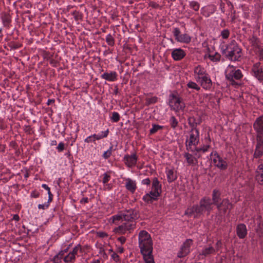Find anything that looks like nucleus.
Instances as JSON below:
<instances>
[{
    "instance_id": "nucleus-61",
    "label": "nucleus",
    "mask_w": 263,
    "mask_h": 263,
    "mask_svg": "<svg viewBox=\"0 0 263 263\" xmlns=\"http://www.w3.org/2000/svg\"><path fill=\"white\" fill-rule=\"evenodd\" d=\"M255 52L256 53H259L260 55L263 56V49H260V47L258 48Z\"/></svg>"
},
{
    "instance_id": "nucleus-40",
    "label": "nucleus",
    "mask_w": 263,
    "mask_h": 263,
    "mask_svg": "<svg viewBox=\"0 0 263 263\" xmlns=\"http://www.w3.org/2000/svg\"><path fill=\"white\" fill-rule=\"evenodd\" d=\"M208 57L211 60L213 61H218L220 58V55L217 53H216L214 55L209 54Z\"/></svg>"
},
{
    "instance_id": "nucleus-28",
    "label": "nucleus",
    "mask_w": 263,
    "mask_h": 263,
    "mask_svg": "<svg viewBox=\"0 0 263 263\" xmlns=\"http://www.w3.org/2000/svg\"><path fill=\"white\" fill-rule=\"evenodd\" d=\"M194 73L199 76H204L205 74V70L201 66L198 65L195 67Z\"/></svg>"
},
{
    "instance_id": "nucleus-63",
    "label": "nucleus",
    "mask_w": 263,
    "mask_h": 263,
    "mask_svg": "<svg viewBox=\"0 0 263 263\" xmlns=\"http://www.w3.org/2000/svg\"><path fill=\"white\" fill-rule=\"evenodd\" d=\"M92 141V136H90L85 139V142L86 143H89Z\"/></svg>"
},
{
    "instance_id": "nucleus-64",
    "label": "nucleus",
    "mask_w": 263,
    "mask_h": 263,
    "mask_svg": "<svg viewBox=\"0 0 263 263\" xmlns=\"http://www.w3.org/2000/svg\"><path fill=\"white\" fill-rule=\"evenodd\" d=\"M108 130H107L106 131H105L104 132H103V135H101L102 136V138H104V137H106L107 136V135H108Z\"/></svg>"
},
{
    "instance_id": "nucleus-2",
    "label": "nucleus",
    "mask_w": 263,
    "mask_h": 263,
    "mask_svg": "<svg viewBox=\"0 0 263 263\" xmlns=\"http://www.w3.org/2000/svg\"><path fill=\"white\" fill-rule=\"evenodd\" d=\"M213 208L211 199L208 197H204L200 200L199 204L188 208L185 212V215L193 216L194 218H199L205 212L209 215Z\"/></svg>"
},
{
    "instance_id": "nucleus-49",
    "label": "nucleus",
    "mask_w": 263,
    "mask_h": 263,
    "mask_svg": "<svg viewBox=\"0 0 263 263\" xmlns=\"http://www.w3.org/2000/svg\"><path fill=\"white\" fill-rule=\"evenodd\" d=\"M221 246H222L221 241L220 240L217 241V242H216V243L215 245V252H217L219 250L220 248H221Z\"/></svg>"
},
{
    "instance_id": "nucleus-62",
    "label": "nucleus",
    "mask_w": 263,
    "mask_h": 263,
    "mask_svg": "<svg viewBox=\"0 0 263 263\" xmlns=\"http://www.w3.org/2000/svg\"><path fill=\"white\" fill-rule=\"evenodd\" d=\"M42 186L45 189V190H46L47 191H48V193H49V192H50V187H48V186L47 185H46V184H43L42 185Z\"/></svg>"
},
{
    "instance_id": "nucleus-35",
    "label": "nucleus",
    "mask_w": 263,
    "mask_h": 263,
    "mask_svg": "<svg viewBox=\"0 0 263 263\" xmlns=\"http://www.w3.org/2000/svg\"><path fill=\"white\" fill-rule=\"evenodd\" d=\"M64 254L65 253H64L62 251H61L58 254L54 256V257L53 258V261L55 263L59 262V261H60V260L61 258L63 256Z\"/></svg>"
},
{
    "instance_id": "nucleus-48",
    "label": "nucleus",
    "mask_w": 263,
    "mask_h": 263,
    "mask_svg": "<svg viewBox=\"0 0 263 263\" xmlns=\"http://www.w3.org/2000/svg\"><path fill=\"white\" fill-rule=\"evenodd\" d=\"M99 253L100 255H102L104 258H107V256L105 253V250L103 247H101L99 248Z\"/></svg>"
},
{
    "instance_id": "nucleus-24",
    "label": "nucleus",
    "mask_w": 263,
    "mask_h": 263,
    "mask_svg": "<svg viewBox=\"0 0 263 263\" xmlns=\"http://www.w3.org/2000/svg\"><path fill=\"white\" fill-rule=\"evenodd\" d=\"M256 173L255 177L256 180L259 182L263 183V164H260L258 166Z\"/></svg>"
},
{
    "instance_id": "nucleus-51",
    "label": "nucleus",
    "mask_w": 263,
    "mask_h": 263,
    "mask_svg": "<svg viewBox=\"0 0 263 263\" xmlns=\"http://www.w3.org/2000/svg\"><path fill=\"white\" fill-rule=\"evenodd\" d=\"M49 205L48 203L46 202V203H45L44 204H39L38 208L40 209H42L45 210V209L48 208L49 207Z\"/></svg>"
},
{
    "instance_id": "nucleus-52",
    "label": "nucleus",
    "mask_w": 263,
    "mask_h": 263,
    "mask_svg": "<svg viewBox=\"0 0 263 263\" xmlns=\"http://www.w3.org/2000/svg\"><path fill=\"white\" fill-rule=\"evenodd\" d=\"M110 179V176L107 175V174H104V177H103V183H107L109 180Z\"/></svg>"
},
{
    "instance_id": "nucleus-38",
    "label": "nucleus",
    "mask_w": 263,
    "mask_h": 263,
    "mask_svg": "<svg viewBox=\"0 0 263 263\" xmlns=\"http://www.w3.org/2000/svg\"><path fill=\"white\" fill-rule=\"evenodd\" d=\"M256 230L260 237L263 236V223H259Z\"/></svg>"
},
{
    "instance_id": "nucleus-58",
    "label": "nucleus",
    "mask_w": 263,
    "mask_h": 263,
    "mask_svg": "<svg viewBox=\"0 0 263 263\" xmlns=\"http://www.w3.org/2000/svg\"><path fill=\"white\" fill-rule=\"evenodd\" d=\"M88 200H89V199L87 197H84L81 199L80 203L82 204L86 203L88 202Z\"/></svg>"
},
{
    "instance_id": "nucleus-12",
    "label": "nucleus",
    "mask_w": 263,
    "mask_h": 263,
    "mask_svg": "<svg viewBox=\"0 0 263 263\" xmlns=\"http://www.w3.org/2000/svg\"><path fill=\"white\" fill-rule=\"evenodd\" d=\"M257 144L254 157L258 158L263 155V138L259 137H256Z\"/></svg>"
},
{
    "instance_id": "nucleus-26",
    "label": "nucleus",
    "mask_w": 263,
    "mask_h": 263,
    "mask_svg": "<svg viewBox=\"0 0 263 263\" xmlns=\"http://www.w3.org/2000/svg\"><path fill=\"white\" fill-rule=\"evenodd\" d=\"M250 42L252 46L253 47L255 51L260 47L259 45V41L257 37L253 36L250 39Z\"/></svg>"
},
{
    "instance_id": "nucleus-31",
    "label": "nucleus",
    "mask_w": 263,
    "mask_h": 263,
    "mask_svg": "<svg viewBox=\"0 0 263 263\" xmlns=\"http://www.w3.org/2000/svg\"><path fill=\"white\" fill-rule=\"evenodd\" d=\"M146 194L151 196L152 197H154V199L157 200L158 199V197L160 196L161 193L152 189V191L149 192V193Z\"/></svg>"
},
{
    "instance_id": "nucleus-11",
    "label": "nucleus",
    "mask_w": 263,
    "mask_h": 263,
    "mask_svg": "<svg viewBox=\"0 0 263 263\" xmlns=\"http://www.w3.org/2000/svg\"><path fill=\"white\" fill-rule=\"evenodd\" d=\"M253 127L257 133V137L263 138V115L257 118L253 124Z\"/></svg>"
},
{
    "instance_id": "nucleus-53",
    "label": "nucleus",
    "mask_w": 263,
    "mask_h": 263,
    "mask_svg": "<svg viewBox=\"0 0 263 263\" xmlns=\"http://www.w3.org/2000/svg\"><path fill=\"white\" fill-rule=\"evenodd\" d=\"M111 257L116 262L119 261L120 260L119 255L116 253H113L112 254Z\"/></svg>"
},
{
    "instance_id": "nucleus-44",
    "label": "nucleus",
    "mask_w": 263,
    "mask_h": 263,
    "mask_svg": "<svg viewBox=\"0 0 263 263\" xmlns=\"http://www.w3.org/2000/svg\"><path fill=\"white\" fill-rule=\"evenodd\" d=\"M191 7L195 11H197L199 8V5L196 2H192L190 3Z\"/></svg>"
},
{
    "instance_id": "nucleus-4",
    "label": "nucleus",
    "mask_w": 263,
    "mask_h": 263,
    "mask_svg": "<svg viewBox=\"0 0 263 263\" xmlns=\"http://www.w3.org/2000/svg\"><path fill=\"white\" fill-rule=\"evenodd\" d=\"M222 54L231 61H238L241 57V49L234 41H233L228 44L225 49L223 50Z\"/></svg>"
},
{
    "instance_id": "nucleus-29",
    "label": "nucleus",
    "mask_w": 263,
    "mask_h": 263,
    "mask_svg": "<svg viewBox=\"0 0 263 263\" xmlns=\"http://www.w3.org/2000/svg\"><path fill=\"white\" fill-rule=\"evenodd\" d=\"M188 122L190 125L192 127V128H196V126L198 124H200V120H198L197 121L196 120L194 117H190L188 119Z\"/></svg>"
},
{
    "instance_id": "nucleus-3",
    "label": "nucleus",
    "mask_w": 263,
    "mask_h": 263,
    "mask_svg": "<svg viewBox=\"0 0 263 263\" xmlns=\"http://www.w3.org/2000/svg\"><path fill=\"white\" fill-rule=\"evenodd\" d=\"M122 216L126 222L120 226L117 230L121 233H125L126 231L130 232L135 229L136 223L135 220L139 218L138 212L135 209L126 210L122 211Z\"/></svg>"
},
{
    "instance_id": "nucleus-25",
    "label": "nucleus",
    "mask_w": 263,
    "mask_h": 263,
    "mask_svg": "<svg viewBox=\"0 0 263 263\" xmlns=\"http://www.w3.org/2000/svg\"><path fill=\"white\" fill-rule=\"evenodd\" d=\"M152 189L161 193V185L157 178H154L153 180Z\"/></svg>"
},
{
    "instance_id": "nucleus-57",
    "label": "nucleus",
    "mask_w": 263,
    "mask_h": 263,
    "mask_svg": "<svg viewBox=\"0 0 263 263\" xmlns=\"http://www.w3.org/2000/svg\"><path fill=\"white\" fill-rule=\"evenodd\" d=\"M151 183V181L149 178H146L142 180V183L143 184L149 185Z\"/></svg>"
},
{
    "instance_id": "nucleus-43",
    "label": "nucleus",
    "mask_w": 263,
    "mask_h": 263,
    "mask_svg": "<svg viewBox=\"0 0 263 263\" xmlns=\"http://www.w3.org/2000/svg\"><path fill=\"white\" fill-rule=\"evenodd\" d=\"M230 31L228 29H224L221 32V35L223 39H227L229 37Z\"/></svg>"
},
{
    "instance_id": "nucleus-16",
    "label": "nucleus",
    "mask_w": 263,
    "mask_h": 263,
    "mask_svg": "<svg viewBox=\"0 0 263 263\" xmlns=\"http://www.w3.org/2000/svg\"><path fill=\"white\" fill-rule=\"evenodd\" d=\"M215 253V248L213 247L210 246L208 247H205L202 250L201 252L199 253L198 256L200 259H202L203 256H208L211 254H214Z\"/></svg>"
},
{
    "instance_id": "nucleus-21",
    "label": "nucleus",
    "mask_w": 263,
    "mask_h": 263,
    "mask_svg": "<svg viewBox=\"0 0 263 263\" xmlns=\"http://www.w3.org/2000/svg\"><path fill=\"white\" fill-rule=\"evenodd\" d=\"M237 235L240 238H243L247 234L246 227L245 224H239L236 229Z\"/></svg>"
},
{
    "instance_id": "nucleus-7",
    "label": "nucleus",
    "mask_w": 263,
    "mask_h": 263,
    "mask_svg": "<svg viewBox=\"0 0 263 263\" xmlns=\"http://www.w3.org/2000/svg\"><path fill=\"white\" fill-rule=\"evenodd\" d=\"M175 40L179 42L189 43L191 42V38L187 34H181L180 29L178 28H174L173 31Z\"/></svg>"
},
{
    "instance_id": "nucleus-60",
    "label": "nucleus",
    "mask_w": 263,
    "mask_h": 263,
    "mask_svg": "<svg viewBox=\"0 0 263 263\" xmlns=\"http://www.w3.org/2000/svg\"><path fill=\"white\" fill-rule=\"evenodd\" d=\"M118 240L120 241L122 244L125 243L126 238L124 237H120L118 238Z\"/></svg>"
},
{
    "instance_id": "nucleus-46",
    "label": "nucleus",
    "mask_w": 263,
    "mask_h": 263,
    "mask_svg": "<svg viewBox=\"0 0 263 263\" xmlns=\"http://www.w3.org/2000/svg\"><path fill=\"white\" fill-rule=\"evenodd\" d=\"M120 220H124L123 216H122V212L120 214L115 215L113 216L114 221Z\"/></svg>"
},
{
    "instance_id": "nucleus-59",
    "label": "nucleus",
    "mask_w": 263,
    "mask_h": 263,
    "mask_svg": "<svg viewBox=\"0 0 263 263\" xmlns=\"http://www.w3.org/2000/svg\"><path fill=\"white\" fill-rule=\"evenodd\" d=\"M31 196L33 198H37L39 196V193L37 192L33 191L31 193Z\"/></svg>"
},
{
    "instance_id": "nucleus-1",
    "label": "nucleus",
    "mask_w": 263,
    "mask_h": 263,
    "mask_svg": "<svg viewBox=\"0 0 263 263\" xmlns=\"http://www.w3.org/2000/svg\"><path fill=\"white\" fill-rule=\"evenodd\" d=\"M139 247L145 263H155L153 252V241L151 235L144 230L139 233Z\"/></svg>"
},
{
    "instance_id": "nucleus-30",
    "label": "nucleus",
    "mask_w": 263,
    "mask_h": 263,
    "mask_svg": "<svg viewBox=\"0 0 263 263\" xmlns=\"http://www.w3.org/2000/svg\"><path fill=\"white\" fill-rule=\"evenodd\" d=\"M158 101V98L157 97H153L152 98H146L145 99V105L148 106L151 104L156 103Z\"/></svg>"
},
{
    "instance_id": "nucleus-9",
    "label": "nucleus",
    "mask_w": 263,
    "mask_h": 263,
    "mask_svg": "<svg viewBox=\"0 0 263 263\" xmlns=\"http://www.w3.org/2000/svg\"><path fill=\"white\" fill-rule=\"evenodd\" d=\"M193 243L192 239H188L183 243L180 250L177 254V256L179 258L183 257L186 256L190 252V248Z\"/></svg>"
},
{
    "instance_id": "nucleus-6",
    "label": "nucleus",
    "mask_w": 263,
    "mask_h": 263,
    "mask_svg": "<svg viewBox=\"0 0 263 263\" xmlns=\"http://www.w3.org/2000/svg\"><path fill=\"white\" fill-rule=\"evenodd\" d=\"M199 133L198 130L197 128H192L190 131L189 139L186 141V143L189 142L188 144H186L187 149L194 151L195 147H192V146H195L199 142Z\"/></svg>"
},
{
    "instance_id": "nucleus-10",
    "label": "nucleus",
    "mask_w": 263,
    "mask_h": 263,
    "mask_svg": "<svg viewBox=\"0 0 263 263\" xmlns=\"http://www.w3.org/2000/svg\"><path fill=\"white\" fill-rule=\"evenodd\" d=\"M196 80L200 82L201 86L204 89H210L212 87V82L208 74H205L202 77L198 76L196 78Z\"/></svg>"
},
{
    "instance_id": "nucleus-14",
    "label": "nucleus",
    "mask_w": 263,
    "mask_h": 263,
    "mask_svg": "<svg viewBox=\"0 0 263 263\" xmlns=\"http://www.w3.org/2000/svg\"><path fill=\"white\" fill-rule=\"evenodd\" d=\"M260 63L258 62L254 64L252 69V71L254 73V76L259 80H263V71L260 68Z\"/></svg>"
},
{
    "instance_id": "nucleus-47",
    "label": "nucleus",
    "mask_w": 263,
    "mask_h": 263,
    "mask_svg": "<svg viewBox=\"0 0 263 263\" xmlns=\"http://www.w3.org/2000/svg\"><path fill=\"white\" fill-rule=\"evenodd\" d=\"M59 152H62L65 148V144L63 142H60L57 147Z\"/></svg>"
},
{
    "instance_id": "nucleus-50",
    "label": "nucleus",
    "mask_w": 263,
    "mask_h": 263,
    "mask_svg": "<svg viewBox=\"0 0 263 263\" xmlns=\"http://www.w3.org/2000/svg\"><path fill=\"white\" fill-rule=\"evenodd\" d=\"M209 147H210L209 145H205V146H204L202 148H198V149H197L195 147V149H196L197 152L202 151L203 152H205L207 151V150L208 149Z\"/></svg>"
},
{
    "instance_id": "nucleus-5",
    "label": "nucleus",
    "mask_w": 263,
    "mask_h": 263,
    "mask_svg": "<svg viewBox=\"0 0 263 263\" xmlns=\"http://www.w3.org/2000/svg\"><path fill=\"white\" fill-rule=\"evenodd\" d=\"M169 104L171 109L175 111L182 110L185 106L182 99L177 92H174L170 95Z\"/></svg>"
},
{
    "instance_id": "nucleus-54",
    "label": "nucleus",
    "mask_w": 263,
    "mask_h": 263,
    "mask_svg": "<svg viewBox=\"0 0 263 263\" xmlns=\"http://www.w3.org/2000/svg\"><path fill=\"white\" fill-rule=\"evenodd\" d=\"M97 236H98L100 238H104V237H107L108 236V235L105 232H98L97 233Z\"/></svg>"
},
{
    "instance_id": "nucleus-34",
    "label": "nucleus",
    "mask_w": 263,
    "mask_h": 263,
    "mask_svg": "<svg viewBox=\"0 0 263 263\" xmlns=\"http://www.w3.org/2000/svg\"><path fill=\"white\" fill-rule=\"evenodd\" d=\"M187 86L189 88L194 89L196 90H199L200 89V87H199L196 83L192 81L189 82Z\"/></svg>"
},
{
    "instance_id": "nucleus-8",
    "label": "nucleus",
    "mask_w": 263,
    "mask_h": 263,
    "mask_svg": "<svg viewBox=\"0 0 263 263\" xmlns=\"http://www.w3.org/2000/svg\"><path fill=\"white\" fill-rule=\"evenodd\" d=\"M216 207L220 213L224 214L231 210L233 205L228 199H223Z\"/></svg>"
},
{
    "instance_id": "nucleus-33",
    "label": "nucleus",
    "mask_w": 263,
    "mask_h": 263,
    "mask_svg": "<svg viewBox=\"0 0 263 263\" xmlns=\"http://www.w3.org/2000/svg\"><path fill=\"white\" fill-rule=\"evenodd\" d=\"M184 157H185L188 163L190 164L194 163L195 158L192 156V155L186 153L184 155Z\"/></svg>"
},
{
    "instance_id": "nucleus-55",
    "label": "nucleus",
    "mask_w": 263,
    "mask_h": 263,
    "mask_svg": "<svg viewBox=\"0 0 263 263\" xmlns=\"http://www.w3.org/2000/svg\"><path fill=\"white\" fill-rule=\"evenodd\" d=\"M91 136H92V138H94V139L93 140V141H95L96 139L99 140V139H101V138H102V135H98L94 134L93 135H91Z\"/></svg>"
},
{
    "instance_id": "nucleus-22",
    "label": "nucleus",
    "mask_w": 263,
    "mask_h": 263,
    "mask_svg": "<svg viewBox=\"0 0 263 263\" xmlns=\"http://www.w3.org/2000/svg\"><path fill=\"white\" fill-rule=\"evenodd\" d=\"M125 183L126 189L130 191L131 193H134L137 188L136 183L135 181L128 178L126 180Z\"/></svg>"
},
{
    "instance_id": "nucleus-37",
    "label": "nucleus",
    "mask_w": 263,
    "mask_h": 263,
    "mask_svg": "<svg viewBox=\"0 0 263 263\" xmlns=\"http://www.w3.org/2000/svg\"><path fill=\"white\" fill-rule=\"evenodd\" d=\"M120 115L117 112H113L111 117V120L114 122H118L120 120Z\"/></svg>"
},
{
    "instance_id": "nucleus-23",
    "label": "nucleus",
    "mask_w": 263,
    "mask_h": 263,
    "mask_svg": "<svg viewBox=\"0 0 263 263\" xmlns=\"http://www.w3.org/2000/svg\"><path fill=\"white\" fill-rule=\"evenodd\" d=\"M102 78L109 81H114L117 79V74L115 71H112L110 73L105 72L102 76Z\"/></svg>"
},
{
    "instance_id": "nucleus-56",
    "label": "nucleus",
    "mask_w": 263,
    "mask_h": 263,
    "mask_svg": "<svg viewBox=\"0 0 263 263\" xmlns=\"http://www.w3.org/2000/svg\"><path fill=\"white\" fill-rule=\"evenodd\" d=\"M48 200L47 203H48L49 204V203L52 200L53 198V195L51 194V192L48 193Z\"/></svg>"
},
{
    "instance_id": "nucleus-32",
    "label": "nucleus",
    "mask_w": 263,
    "mask_h": 263,
    "mask_svg": "<svg viewBox=\"0 0 263 263\" xmlns=\"http://www.w3.org/2000/svg\"><path fill=\"white\" fill-rule=\"evenodd\" d=\"M106 41L108 45L109 46H112L115 44V40L112 36L109 34L106 36Z\"/></svg>"
},
{
    "instance_id": "nucleus-39",
    "label": "nucleus",
    "mask_w": 263,
    "mask_h": 263,
    "mask_svg": "<svg viewBox=\"0 0 263 263\" xmlns=\"http://www.w3.org/2000/svg\"><path fill=\"white\" fill-rule=\"evenodd\" d=\"M154 199V197H152L147 194L145 195L143 197V200L148 203H152L154 201H156Z\"/></svg>"
},
{
    "instance_id": "nucleus-42",
    "label": "nucleus",
    "mask_w": 263,
    "mask_h": 263,
    "mask_svg": "<svg viewBox=\"0 0 263 263\" xmlns=\"http://www.w3.org/2000/svg\"><path fill=\"white\" fill-rule=\"evenodd\" d=\"M2 20H3V23L5 26H7L10 23V22L11 21V19H10L9 16L7 15L6 14L4 15L2 17Z\"/></svg>"
},
{
    "instance_id": "nucleus-13",
    "label": "nucleus",
    "mask_w": 263,
    "mask_h": 263,
    "mask_svg": "<svg viewBox=\"0 0 263 263\" xmlns=\"http://www.w3.org/2000/svg\"><path fill=\"white\" fill-rule=\"evenodd\" d=\"M214 164L221 170H225L227 168L228 164L218 155H215L213 159Z\"/></svg>"
},
{
    "instance_id": "nucleus-36",
    "label": "nucleus",
    "mask_w": 263,
    "mask_h": 263,
    "mask_svg": "<svg viewBox=\"0 0 263 263\" xmlns=\"http://www.w3.org/2000/svg\"><path fill=\"white\" fill-rule=\"evenodd\" d=\"M162 128V126L154 124L153 125V127L150 129V134H154L156 133L158 130Z\"/></svg>"
},
{
    "instance_id": "nucleus-20",
    "label": "nucleus",
    "mask_w": 263,
    "mask_h": 263,
    "mask_svg": "<svg viewBox=\"0 0 263 263\" xmlns=\"http://www.w3.org/2000/svg\"><path fill=\"white\" fill-rule=\"evenodd\" d=\"M221 192L220 191L214 189L212 192V201L213 203V205H215L216 206L221 201Z\"/></svg>"
},
{
    "instance_id": "nucleus-27",
    "label": "nucleus",
    "mask_w": 263,
    "mask_h": 263,
    "mask_svg": "<svg viewBox=\"0 0 263 263\" xmlns=\"http://www.w3.org/2000/svg\"><path fill=\"white\" fill-rule=\"evenodd\" d=\"M167 178L168 182H171L177 178L176 175L174 173L173 170H169L167 172Z\"/></svg>"
},
{
    "instance_id": "nucleus-18",
    "label": "nucleus",
    "mask_w": 263,
    "mask_h": 263,
    "mask_svg": "<svg viewBox=\"0 0 263 263\" xmlns=\"http://www.w3.org/2000/svg\"><path fill=\"white\" fill-rule=\"evenodd\" d=\"M185 52L180 48L174 49L172 52V57L176 61L181 60L185 57Z\"/></svg>"
},
{
    "instance_id": "nucleus-17",
    "label": "nucleus",
    "mask_w": 263,
    "mask_h": 263,
    "mask_svg": "<svg viewBox=\"0 0 263 263\" xmlns=\"http://www.w3.org/2000/svg\"><path fill=\"white\" fill-rule=\"evenodd\" d=\"M242 77V74L241 73V71L239 69H238L235 71H232L231 72L226 75L227 78L230 81H234V79L236 80H239Z\"/></svg>"
},
{
    "instance_id": "nucleus-15",
    "label": "nucleus",
    "mask_w": 263,
    "mask_h": 263,
    "mask_svg": "<svg viewBox=\"0 0 263 263\" xmlns=\"http://www.w3.org/2000/svg\"><path fill=\"white\" fill-rule=\"evenodd\" d=\"M137 157L136 154L132 155H125L124 157V161L125 164L129 167L134 166L137 162Z\"/></svg>"
},
{
    "instance_id": "nucleus-45",
    "label": "nucleus",
    "mask_w": 263,
    "mask_h": 263,
    "mask_svg": "<svg viewBox=\"0 0 263 263\" xmlns=\"http://www.w3.org/2000/svg\"><path fill=\"white\" fill-rule=\"evenodd\" d=\"M111 149L112 147H110L109 149L107 150V151L104 153L103 156L105 159H107L110 156V155H111Z\"/></svg>"
},
{
    "instance_id": "nucleus-19",
    "label": "nucleus",
    "mask_w": 263,
    "mask_h": 263,
    "mask_svg": "<svg viewBox=\"0 0 263 263\" xmlns=\"http://www.w3.org/2000/svg\"><path fill=\"white\" fill-rule=\"evenodd\" d=\"M79 248L80 247L79 246L75 247L71 252H69L67 255L64 257V261L65 262H68L74 260L76 258L75 256L77 254Z\"/></svg>"
},
{
    "instance_id": "nucleus-41",
    "label": "nucleus",
    "mask_w": 263,
    "mask_h": 263,
    "mask_svg": "<svg viewBox=\"0 0 263 263\" xmlns=\"http://www.w3.org/2000/svg\"><path fill=\"white\" fill-rule=\"evenodd\" d=\"M170 123L172 128H175L178 125V121L174 116L171 117L170 119Z\"/></svg>"
}]
</instances>
